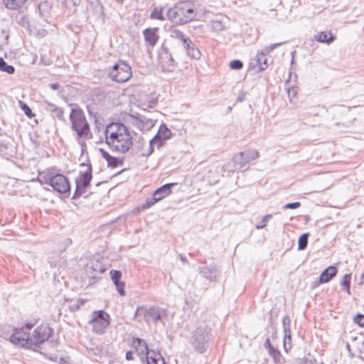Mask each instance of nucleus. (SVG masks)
I'll use <instances>...</instances> for the list:
<instances>
[{
    "instance_id": "nucleus-30",
    "label": "nucleus",
    "mask_w": 364,
    "mask_h": 364,
    "mask_svg": "<svg viewBox=\"0 0 364 364\" xmlns=\"http://www.w3.org/2000/svg\"><path fill=\"white\" fill-rule=\"evenodd\" d=\"M354 322L360 327H364V315L358 314L354 317Z\"/></svg>"
},
{
    "instance_id": "nucleus-18",
    "label": "nucleus",
    "mask_w": 364,
    "mask_h": 364,
    "mask_svg": "<svg viewBox=\"0 0 364 364\" xmlns=\"http://www.w3.org/2000/svg\"><path fill=\"white\" fill-rule=\"evenodd\" d=\"M148 364H166L164 358L159 353L151 352L146 358Z\"/></svg>"
},
{
    "instance_id": "nucleus-20",
    "label": "nucleus",
    "mask_w": 364,
    "mask_h": 364,
    "mask_svg": "<svg viewBox=\"0 0 364 364\" xmlns=\"http://www.w3.org/2000/svg\"><path fill=\"white\" fill-rule=\"evenodd\" d=\"M266 344L268 345L269 353L272 357V358L274 359V362L277 363H280L281 359H282V354H281V353L279 350L274 349L270 345V342H269V339L267 340Z\"/></svg>"
},
{
    "instance_id": "nucleus-28",
    "label": "nucleus",
    "mask_w": 364,
    "mask_h": 364,
    "mask_svg": "<svg viewBox=\"0 0 364 364\" xmlns=\"http://www.w3.org/2000/svg\"><path fill=\"white\" fill-rule=\"evenodd\" d=\"M243 67V63L240 60H234L230 63V68L232 70H240Z\"/></svg>"
},
{
    "instance_id": "nucleus-29",
    "label": "nucleus",
    "mask_w": 364,
    "mask_h": 364,
    "mask_svg": "<svg viewBox=\"0 0 364 364\" xmlns=\"http://www.w3.org/2000/svg\"><path fill=\"white\" fill-rule=\"evenodd\" d=\"M114 284L116 286L117 291L120 294V295L124 296L125 295V289H124L125 284H124V282L120 281L117 283H114Z\"/></svg>"
},
{
    "instance_id": "nucleus-24",
    "label": "nucleus",
    "mask_w": 364,
    "mask_h": 364,
    "mask_svg": "<svg viewBox=\"0 0 364 364\" xmlns=\"http://www.w3.org/2000/svg\"><path fill=\"white\" fill-rule=\"evenodd\" d=\"M0 70L9 74H13L15 71L14 68L8 65L2 58H0Z\"/></svg>"
},
{
    "instance_id": "nucleus-2",
    "label": "nucleus",
    "mask_w": 364,
    "mask_h": 364,
    "mask_svg": "<svg viewBox=\"0 0 364 364\" xmlns=\"http://www.w3.org/2000/svg\"><path fill=\"white\" fill-rule=\"evenodd\" d=\"M195 16L194 6L188 1L178 2L167 11L168 20L178 25H183L192 21Z\"/></svg>"
},
{
    "instance_id": "nucleus-31",
    "label": "nucleus",
    "mask_w": 364,
    "mask_h": 364,
    "mask_svg": "<svg viewBox=\"0 0 364 364\" xmlns=\"http://www.w3.org/2000/svg\"><path fill=\"white\" fill-rule=\"evenodd\" d=\"M188 54L191 55L193 58L198 59L200 56V52L198 49L191 48L188 49Z\"/></svg>"
},
{
    "instance_id": "nucleus-19",
    "label": "nucleus",
    "mask_w": 364,
    "mask_h": 364,
    "mask_svg": "<svg viewBox=\"0 0 364 364\" xmlns=\"http://www.w3.org/2000/svg\"><path fill=\"white\" fill-rule=\"evenodd\" d=\"M26 0H3L6 7L9 9H17L21 7Z\"/></svg>"
},
{
    "instance_id": "nucleus-37",
    "label": "nucleus",
    "mask_w": 364,
    "mask_h": 364,
    "mask_svg": "<svg viewBox=\"0 0 364 364\" xmlns=\"http://www.w3.org/2000/svg\"><path fill=\"white\" fill-rule=\"evenodd\" d=\"M133 355V352L132 351L127 352V353H126V358H127V360H132L133 359V355Z\"/></svg>"
},
{
    "instance_id": "nucleus-23",
    "label": "nucleus",
    "mask_w": 364,
    "mask_h": 364,
    "mask_svg": "<svg viewBox=\"0 0 364 364\" xmlns=\"http://www.w3.org/2000/svg\"><path fill=\"white\" fill-rule=\"evenodd\" d=\"M350 282L351 274H346L343 276L341 281V286L348 295H350Z\"/></svg>"
},
{
    "instance_id": "nucleus-15",
    "label": "nucleus",
    "mask_w": 364,
    "mask_h": 364,
    "mask_svg": "<svg viewBox=\"0 0 364 364\" xmlns=\"http://www.w3.org/2000/svg\"><path fill=\"white\" fill-rule=\"evenodd\" d=\"M132 347L134 352L141 355H148L150 352L148 351V347L146 342L140 338H133L132 340Z\"/></svg>"
},
{
    "instance_id": "nucleus-7",
    "label": "nucleus",
    "mask_w": 364,
    "mask_h": 364,
    "mask_svg": "<svg viewBox=\"0 0 364 364\" xmlns=\"http://www.w3.org/2000/svg\"><path fill=\"white\" fill-rule=\"evenodd\" d=\"M176 183H170L164 184V186H161L160 188H157L154 194L153 197L151 198H149L146 200L145 203L143 204L141 207H137L135 208L133 212L135 214H137L140 213L141 211H143L144 210H146L151 206H153L154 204H156L157 202L164 199L165 198L169 196L172 194V190L171 188L176 185Z\"/></svg>"
},
{
    "instance_id": "nucleus-11",
    "label": "nucleus",
    "mask_w": 364,
    "mask_h": 364,
    "mask_svg": "<svg viewBox=\"0 0 364 364\" xmlns=\"http://www.w3.org/2000/svg\"><path fill=\"white\" fill-rule=\"evenodd\" d=\"M49 184L57 192L65 193L70 189V185L67 177L62 174H56L49 179Z\"/></svg>"
},
{
    "instance_id": "nucleus-36",
    "label": "nucleus",
    "mask_w": 364,
    "mask_h": 364,
    "mask_svg": "<svg viewBox=\"0 0 364 364\" xmlns=\"http://www.w3.org/2000/svg\"><path fill=\"white\" fill-rule=\"evenodd\" d=\"M194 346H195V348L197 349V350L200 353H203L205 350L203 346H201V347L199 346V343L197 341L195 342Z\"/></svg>"
},
{
    "instance_id": "nucleus-21",
    "label": "nucleus",
    "mask_w": 364,
    "mask_h": 364,
    "mask_svg": "<svg viewBox=\"0 0 364 364\" xmlns=\"http://www.w3.org/2000/svg\"><path fill=\"white\" fill-rule=\"evenodd\" d=\"M279 44H273L269 46L265 47L261 52L258 54V61L260 62L264 60V65L266 63V59L264 58L267 55H269Z\"/></svg>"
},
{
    "instance_id": "nucleus-10",
    "label": "nucleus",
    "mask_w": 364,
    "mask_h": 364,
    "mask_svg": "<svg viewBox=\"0 0 364 364\" xmlns=\"http://www.w3.org/2000/svg\"><path fill=\"white\" fill-rule=\"evenodd\" d=\"M161 312L158 307H151L149 309L140 306L135 311L134 317L139 321H157L161 319Z\"/></svg>"
},
{
    "instance_id": "nucleus-4",
    "label": "nucleus",
    "mask_w": 364,
    "mask_h": 364,
    "mask_svg": "<svg viewBox=\"0 0 364 364\" xmlns=\"http://www.w3.org/2000/svg\"><path fill=\"white\" fill-rule=\"evenodd\" d=\"M35 324L36 322H26L21 327L16 328L10 337V341L20 347L33 348L30 331Z\"/></svg>"
},
{
    "instance_id": "nucleus-38",
    "label": "nucleus",
    "mask_w": 364,
    "mask_h": 364,
    "mask_svg": "<svg viewBox=\"0 0 364 364\" xmlns=\"http://www.w3.org/2000/svg\"><path fill=\"white\" fill-rule=\"evenodd\" d=\"M117 2L119 3V4H122L124 2V0H115Z\"/></svg>"
},
{
    "instance_id": "nucleus-35",
    "label": "nucleus",
    "mask_w": 364,
    "mask_h": 364,
    "mask_svg": "<svg viewBox=\"0 0 364 364\" xmlns=\"http://www.w3.org/2000/svg\"><path fill=\"white\" fill-rule=\"evenodd\" d=\"M288 95H289V97H294L295 95H296V91L294 88H289L288 90Z\"/></svg>"
},
{
    "instance_id": "nucleus-13",
    "label": "nucleus",
    "mask_w": 364,
    "mask_h": 364,
    "mask_svg": "<svg viewBox=\"0 0 364 364\" xmlns=\"http://www.w3.org/2000/svg\"><path fill=\"white\" fill-rule=\"evenodd\" d=\"M158 28H148L144 30L143 35L146 43L151 47H154L159 41Z\"/></svg>"
},
{
    "instance_id": "nucleus-17",
    "label": "nucleus",
    "mask_w": 364,
    "mask_h": 364,
    "mask_svg": "<svg viewBox=\"0 0 364 364\" xmlns=\"http://www.w3.org/2000/svg\"><path fill=\"white\" fill-rule=\"evenodd\" d=\"M314 39L319 43L330 44L335 40V36L332 31H320L315 36Z\"/></svg>"
},
{
    "instance_id": "nucleus-27",
    "label": "nucleus",
    "mask_w": 364,
    "mask_h": 364,
    "mask_svg": "<svg viewBox=\"0 0 364 364\" xmlns=\"http://www.w3.org/2000/svg\"><path fill=\"white\" fill-rule=\"evenodd\" d=\"M109 274L114 284L120 282V279L122 277V273L120 271L112 269L110 271Z\"/></svg>"
},
{
    "instance_id": "nucleus-1",
    "label": "nucleus",
    "mask_w": 364,
    "mask_h": 364,
    "mask_svg": "<svg viewBox=\"0 0 364 364\" xmlns=\"http://www.w3.org/2000/svg\"><path fill=\"white\" fill-rule=\"evenodd\" d=\"M105 143L118 154H126L132 149L134 137L132 132L124 124L112 122L105 129Z\"/></svg>"
},
{
    "instance_id": "nucleus-34",
    "label": "nucleus",
    "mask_w": 364,
    "mask_h": 364,
    "mask_svg": "<svg viewBox=\"0 0 364 364\" xmlns=\"http://www.w3.org/2000/svg\"><path fill=\"white\" fill-rule=\"evenodd\" d=\"M148 102L149 103V107H155L158 103V98L155 97H151L150 100H149Z\"/></svg>"
},
{
    "instance_id": "nucleus-12",
    "label": "nucleus",
    "mask_w": 364,
    "mask_h": 364,
    "mask_svg": "<svg viewBox=\"0 0 364 364\" xmlns=\"http://www.w3.org/2000/svg\"><path fill=\"white\" fill-rule=\"evenodd\" d=\"M172 133L171 130L164 124L161 125L158 130L157 134L151 140L150 145L154 148L156 146L157 148H160L166 140L169 139L171 137Z\"/></svg>"
},
{
    "instance_id": "nucleus-39",
    "label": "nucleus",
    "mask_w": 364,
    "mask_h": 364,
    "mask_svg": "<svg viewBox=\"0 0 364 364\" xmlns=\"http://www.w3.org/2000/svg\"><path fill=\"white\" fill-rule=\"evenodd\" d=\"M266 67H260V70H263L265 69Z\"/></svg>"
},
{
    "instance_id": "nucleus-5",
    "label": "nucleus",
    "mask_w": 364,
    "mask_h": 364,
    "mask_svg": "<svg viewBox=\"0 0 364 364\" xmlns=\"http://www.w3.org/2000/svg\"><path fill=\"white\" fill-rule=\"evenodd\" d=\"M108 75L112 81L124 83L132 77V69L127 62L119 60L109 68Z\"/></svg>"
},
{
    "instance_id": "nucleus-3",
    "label": "nucleus",
    "mask_w": 364,
    "mask_h": 364,
    "mask_svg": "<svg viewBox=\"0 0 364 364\" xmlns=\"http://www.w3.org/2000/svg\"><path fill=\"white\" fill-rule=\"evenodd\" d=\"M70 119L72 129L79 138L90 139L92 137L89 124L82 110L73 109L70 114Z\"/></svg>"
},
{
    "instance_id": "nucleus-9",
    "label": "nucleus",
    "mask_w": 364,
    "mask_h": 364,
    "mask_svg": "<svg viewBox=\"0 0 364 364\" xmlns=\"http://www.w3.org/2000/svg\"><path fill=\"white\" fill-rule=\"evenodd\" d=\"M82 166L83 169L80 171L79 176L77 177L75 181L76 191L74 198L85 193L92 179V169L91 166L82 164Z\"/></svg>"
},
{
    "instance_id": "nucleus-22",
    "label": "nucleus",
    "mask_w": 364,
    "mask_h": 364,
    "mask_svg": "<svg viewBox=\"0 0 364 364\" xmlns=\"http://www.w3.org/2000/svg\"><path fill=\"white\" fill-rule=\"evenodd\" d=\"M150 18L154 20H164L163 8L161 6L154 7L151 12Z\"/></svg>"
},
{
    "instance_id": "nucleus-8",
    "label": "nucleus",
    "mask_w": 364,
    "mask_h": 364,
    "mask_svg": "<svg viewBox=\"0 0 364 364\" xmlns=\"http://www.w3.org/2000/svg\"><path fill=\"white\" fill-rule=\"evenodd\" d=\"M53 334V329L49 323L43 322L38 325L33 331L31 335V341L33 348L40 346L44 342L48 341Z\"/></svg>"
},
{
    "instance_id": "nucleus-32",
    "label": "nucleus",
    "mask_w": 364,
    "mask_h": 364,
    "mask_svg": "<svg viewBox=\"0 0 364 364\" xmlns=\"http://www.w3.org/2000/svg\"><path fill=\"white\" fill-rule=\"evenodd\" d=\"M300 206H301V203L299 202H295V203L286 204L284 206V209H295V208H299Z\"/></svg>"
},
{
    "instance_id": "nucleus-33",
    "label": "nucleus",
    "mask_w": 364,
    "mask_h": 364,
    "mask_svg": "<svg viewBox=\"0 0 364 364\" xmlns=\"http://www.w3.org/2000/svg\"><path fill=\"white\" fill-rule=\"evenodd\" d=\"M271 218V215H265L264 218H263V220H262V223H260V225H257L256 226V228L257 229H261V228H264L266 225H267V223L268 221V220Z\"/></svg>"
},
{
    "instance_id": "nucleus-14",
    "label": "nucleus",
    "mask_w": 364,
    "mask_h": 364,
    "mask_svg": "<svg viewBox=\"0 0 364 364\" xmlns=\"http://www.w3.org/2000/svg\"><path fill=\"white\" fill-rule=\"evenodd\" d=\"M338 273V269L335 266H329L325 269L318 277V284L329 282Z\"/></svg>"
},
{
    "instance_id": "nucleus-25",
    "label": "nucleus",
    "mask_w": 364,
    "mask_h": 364,
    "mask_svg": "<svg viewBox=\"0 0 364 364\" xmlns=\"http://www.w3.org/2000/svg\"><path fill=\"white\" fill-rule=\"evenodd\" d=\"M19 104L21 109L28 118L32 119L35 117V114L32 112L31 108L26 103L20 101Z\"/></svg>"
},
{
    "instance_id": "nucleus-26",
    "label": "nucleus",
    "mask_w": 364,
    "mask_h": 364,
    "mask_svg": "<svg viewBox=\"0 0 364 364\" xmlns=\"http://www.w3.org/2000/svg\"><path fill=\"white\" fill-rule=\"evenodd\" d=\"M307 242H308V235L303 234L299 238V250L305 249L307 246Z\"/></svg>"
},
{
    "instance_id": "nucleus-6",
    "label": "nucleus",
    "mask_w": 364,
    "mask_h": 364,
    "mask_svg": "<svg viewBox=\"0 0 364 364\" xmlns=\"http://www.w3.org/2000/svg\"><path fill=\"white\" fill-rule=\"evenodd\" d=\"M111 323L110 316L103 310L94 311L91 314L89 323L95 334H103Z\"/></svg>"
},
{
    "instance_id": "nucleus-16",
    "label": "nucleus",
    "mask_w": 364,
    "mask_h": 364,
    "mask_svg": "<svg viewBox=\"0 0 364 364\" xmlns=\"http://www.w3.org/2000/svg\"><path fill=\"white\" fill-rule=\"evenodd\" d=\"M101 156L105 159L109 167L117 168L123 164V159L111 156L107 151L103 149H100Z\"/></svg>"
}]
</instances>
